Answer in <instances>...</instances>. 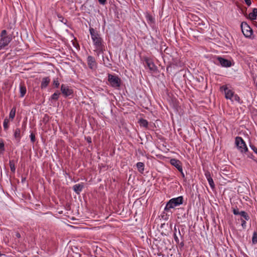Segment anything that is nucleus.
Listing matches in <instances>:
<instances>
[{
  "mask_svg": "<svg viewBox=\"0 0 257 257\" xmlns=\"http://www.w3.org/2000/svg\"><path fill=\"white\" fill-rule=\"evenodd\" d=\"M19 91L20 93V97H24L27 92V88L25 84L23 83H21L19 85Z\"/></svg>",
  "mask_w": 257,
  "mask_h": 257,
  "instance_id": "obj_15",
  "label": "nucleus"
},
{
  "mask_svg": "<svg viewBox=\"0 0 257 257\" xmlns=\"http://www.w3.org/2000/svg\"><path fill=\"white\" fill-rule=\"evenodd\" d=\"M181 245L183 246L184 245V243L183 242H182Z\"/></svg>",
  "mask_w": 257,
  "mask_h": 257,
  "instance_id": "obj_45",
  "label": "nucleus"
},
{
  "mask_svg": "<svg viewBox=\"0 0 257 257\" xmlns=\"http://www.w3.org/2000/svg\"><path fill=\"white\" fill-rule=\"evenodd\" d=\"M57 17L59 21H60L64 24H66V23H67V20L65 19L62 15L58 14Z\"/></svg>",
  "mask_w": 257,
  "mask_h": 257,
  "instance_id": "obj_28",
  "label": "nucleus"
},
{
  "mask_svg": "<svg viewBox=\"0 0 257 257\" xmlns=\"http://www.w3.org/2000/svg\"><path fill=\"white\" fill-rule=\"evenodd\" d=\"M241 226L243 227V228H245L246 226V223L245 220H243L242 219H241Z\"/></svg>",
  "mask_w": 257,
  "mask_h": 257,
  "instance_id": "obj_36",
  "label": "nucleus"
},
{
  "mask_svg": "<svg viewBox=\"0 0 257 257\" xmlns=\"http://www.w3.org/2000/svg\"><path fill=\"white\" fill-rule=\"evenodd\" d=\"M240 215H241L242 217H243L244 218V219L245 220H247V221H248L250 218L249 216H248L247 213L244 211H240Z\"/></svg>",
  "mask_w": 257,
  "mask_h": 257,
  "instance_id": "obj_27",
  "label": "nucleus"
},
{
  "mask_svg": "<svg viewBox=\"0 0 257 257\" xmlns=\"http://www.w3.org/2000/svg\"><path fill=\"white\" fill-rule=\"evenodd\" d=\"M233 101H235L237 102H239L240 101V98L237 94H233V97L232 98Z\"/></svg>",
  "mask_w": 257,
  "mask_h": 257,
  "instance_id": "obj_32",
  "label": "nucleus"
},
{
  "mask_svg": "<svg viewBox=\"0 0 257 257\" xmlns=\"http://www.w3.org/2000/svg\"><path fill=\"white\" fill-rule=\"evenodd\" d=\"M30 138L32 143H34L36 141L35 136L33 133H31Z\"/></svg>",
  "mask_w": 257,
  "mask_h": 257,
  "instance_id": "obj_31",
  "label": "nucleus"
},
{
  "mask_svg": "<svg viewBox=\"0 0 257 257\" xmlns=\"http://www.w3.org/2000/svg\"><path fill=\"white\" fill-rule=\"evenodd\" d=\"M103 61L105 65L108 67L111 66V64L110 63L109 60L107 57H104L103 56Z\"/></svg>",
  "mask_w": 257,
  "mask_h": 257,
  "instance_id": "obj_26",
  "label": "nucleus"
},
{
  "mask_svg": "<svg viewBox=\"0 0 257 257\" xmlns=\"http://www.w3.org/2000/svg\"><path fill=\"white\" fill-rule=\"evenodd\" d=\"M108 81L110 86L113 88H118L121 85V80L116 75L109 74L108 75Z\"/></svg>",
  "mask_w": 257,
  "mask_h": 257,
  "instance_id": "obj_5",
  "label": "nucleus"
},
{
  "mask_svg": "<svg viewBox=\"0 0 257 257\" xmlns=\"http://www.w3.org/2000/svg\"><path fill=\"white\" fill-rule=\"evenodd\" d=\"M145 61L147 67L151 71L155 72L156 71L157 67L151 60L147 59Z\"/></svg>",
  "mask_w": 257,
  "mask_h": 257,
  "instance_id": "obj_14",
  "label": "nucleus"
},
{
  "mask_svg": "<svg viewBox=\"0 0 257 257\" xmlns=\"http://www.w3.org/2000/svg\"><path fill=\"white\" fill-rule=\"evenodd\" d=\"M257 17V8H253L252 12L248 14V18L251 20L256 19Z\"/></svg>",
  "mask_w": 257,
  "mask_h": 257,
  "instance_id": "obj_17",
  "label": "nucleus"
},
{
  "mask_svg": "<svg viewBox=\"0 0 257 257\" xmlns=\"http://www.w3.org/2000/svg\"><path fill=\"white\" fill-rule=\"evenodd\" d=\"M139 124H140V125L141 126H143V127H147L148 125V122L147 120L146 119H140L139 120Z\"/></svg>",
  "mask_w": 257,
  "mask_h": 257,
  "instance_id": "obj_22",
  "label": "nucleus"
},
{
  "mask_svg": "<svg viewBox=\"0 0 257 257\" xmlns=\"http://www.w3.org/2000/svg\"><path fill=\"white\" fill-rule=\"evenodd\" d=\"M12 40V36L7 35V31L5 30H3L1 34L0 50L7 46Z\"/></svg>",
  "mask_w": 257,
  "mask_h": 257,
  "instance_id": "obj_3",
  "label": "nucleus"
},
{
  "mask_svg": "<svg viewBox=\"0 0 257 257\" xmlns=\"http://www.w3.org/2000/svg\"><path fill=\"white\" fill-rule=\"evenodd\" d=\"M220 90L224 93L226 99H229L233 101L232 98L233 97L234 92L232 90L229 88L227 85H224L220 87Z\"/></svg>",
  "mask_w": 257,
  "mask_h": 257,
  "instance_id": "obj_7",
  "label": "nucleus"
},
{
  "mask_svg": "<svg viewBox=\"0 0 257 257\" xmlns=\"http://www.w3.org/2000/svg\"><path fill=\"white\" fill-rule=\"evenodd\" d=\"M254 150V152L257 154V148H255Z\"/></svg>",
  "mask_w": 257,
  "mask_h": 257,
  "instance_id": "obj_44",
  "label": "nucleus"
},
{
  "mask_svg": "<svg viewBox=\"0 0 257 257\" xmlns=\"http://www.w3.org/2000/svg\"><path fill=\"white\" fill-rule=\"evenodd\" d=\"M179 171L180 172L182 177L184 179L185 178V174L183 171V168L182 169H181L180 170H179Z\"/></svg>",
  "mask_w": 257,
  "mask_h": 257,
  "instance_id": "obj_40",
  "label": "nucleus"
},
{
  "mask_svg": "<svg viewBox=\"0 0 257 257\" xmlns=\"http://www.w3.org/2000/svg\"><path fill=\"white\" fill-rule=\"evenodd\" d=\"M5 150V145L3 142L0 143V152H2Z\"/></svg>",
  "mask_w": 257,
  "mask_h": 257,
  "instance_id": "obj_35",
  "label": "nucleus"
},
{
  "mask_svg": "<svg viewBox=\"0 0 257 257\" xmlns=\"http://www.w3.org/2000/svg\"><path fill=\"white\" fill-rule=\"evenodd\" d=\"M87 141L88 143H91V139L90 138H88Z\"/></svg>",
  "mask_w": 257,
  "mask_h": 257,
  "instance_id": "obj_43",
  "label": "nucleus"
},
{
  "mask_svg": "<svg viewBox=\"0 0 257 257\" xmlns=\"http://www.w3.org/2000/svg\"><path fill=\"white\" fill-rule=\"evenodd\" d=\"M50 82V79L49 77H45L42 79L41 83V87L42 89L46 88Z\"/></svg>",
  "mask_w": 257,
  "mask_h": 257,
  "instance_id": "obj_16",
  "label": "nucleus"
},
{
  "mask_svg": "<svg viewBox=\"0 0 257 257\" xmlns=\"http://www.w3.org/2000/svg\"><path fill=\"white\" fill-rule=\"evenodd\" d=\"M251 240L252 244H255L257 243V230L253 231Z\"/></svg>",
  "mask_w": 257,
  "mask_h": 257,
  "instance_id": "obj_24",
  "label": "nucleus"
},
{
  "mask_svg": "<svg viewBox=\"0 0 257 257\" xmlns=\"http://www.w3.org/2000/svg\"><path fill=\"white\" fill-rule=\"evenodd\" d=\"M207 181L208 182V183H209V186H210V187L212 189H213L214 188V187H215V185H214L213 179L212 178H211L207 179Z\"/></svg>",
  "mask_w": 257,
  "mask_h": 257,
  "instance_id": "obj_29",
  "label": "nucleus"
},
{
  "mask_svg": "<svg viewBox=\"0 0 257 257\" xmlns=\"http://www.w3.org/2000/svg\"><path fill=\"white\" fill-rule=\"evenodd\" d=\"M170 163L171 165L175 167L178 171L183 168L181 162L176 159H171L170 160Z\"/></svg>",
  "mask_w": 257,
  "mask_h": 257,
  "instance_id": "obj_11",
  "label": "nucleus"
},
{
  "mask_svg": "<svg viewBox=\"0 0 257 257\" xmlns=\"http://www.w3.org/2000/svg\"><path fill=\"white\" fill-rule=\"evenodd\" d=\"M53 84L55 88H58L60 85L58 78L54 79L53 81Z\"/></svg>",
  "mask_w": 257,
  "mask_h": 257,
  "instance_id": "obj_30",
  "label": "nucleus"
},
{
  "mask_svg": "<svg viewBox=\"0 0 257 257\" xmlns=\"http://www.w3.org/2000/svg\"><path fill=\"white\" fill-rule=\"evenodd\" d=\"M60 95V93L59 92V91L57 90L51 96V99L57 100Z\"/></svg>",
  "mask_w": 257,
  "mask_h": 257,
  "instance_id": "obj_23",
  "label": "nucleus"
},
{
  "mask_svg": "<svg viewBox=\"0 0 257 257\" xmlns=\"http://www.w3.org/2000/svg\"><path fill=\"white\" fill-rule=\"evenodd\" d=\"M235 144L237 148L242 153L248 150L246 144L241 137H236L235 138Z\"/></svg>",
  "mask_w": 257,
  "mask_h": 257,
  "instance_id": "obj_6",
  "label": "nucleus"
},
{
  "mask_svg": "<svg viewBox=\"0 0 257 257\" xmlns=\"http://www.w3.org/2000/svg\"><path fill=\"white\" fill-rule=\"evenodd\" d=\"M9 165H10L11 171L12 172L15 173V171H16L15 161L14 160H10L9 161Z\"/></svg>",
  "mask_w": 257,
  "mask_h": 257,
  "instance_id": "obj_25",
  "label": "nucleus"
},
{
  "mask_svg": "<svg viewBox=\"0 0 257 257\" xmlns=\"http://www.w3.org/2000/svg\"><path fill=\"white\" fill-rule=\"evenodd\" d=\"M61 91L65 98L72 96L73 94V90L71 87L64 84H62L61 85Z\"/></svg>",
  "mask_w": 257,
  "mask_h": 257,
  "instance_id": "obj_8",
  "label": "nucleus"
},
{
  "mask_svg": "<svg viewBox=\"0 0 257 257\" xmlns=\"http://www.w3.org/2000/svg\"><path fill=\"white\" fill-rule=\"evenodd\" d=\"M245 257H248L247 255H245Z\"/></svg>",
  "mask_w": 257,
  "mask_h": 257,
  "instance_id": "obj_46",
  "label": "nucleus"
},
{
  "mask_svg": "<svg viewBox=\"0 0 257 257\" xmlns=\"http://www.w3.org/2000/svg\"><path fill=\"white\" fill-rule=\"evenodd\" d=\"M88 65L91 69L96 68V63L94 58L92 56H88L87 58Z\"/></svg>",
  "mask_w": 257,
  "mask_h": 257,
  "instance_id": "obj_12",
  "label": "nucleus"
},
{
  "mask_svg": "<svg viewBox=\"0 0 257 257\" xmlns=\"http://www.w3.org/2000/svg\"><path fill=\"white\" fill-rule=\"evenodd\" d=\"M13 141L16 143L17 145H19L20 142L23 136L21 134V130L19 127H17L15 129H13Z\"/></svg>",
  "mask_w": 257,
  "mask_h": 257,
  "instance_id": "obj_10",
  "label": "nucleus"
},
{
  "mask_svg": "<svg viewBox=\"0 0 257 257\" xmlns=\"http://www.w3.org/2000/svg\"><path fill=\"white\" fill-rule=\"evenodd\" d=\"M183 197L182 196L173 198L169 200L166 205L164 210L168 211L170 209L174 208L183 203Z\"/></svg>",
  "mask_w": 257,
  "mask_h": 257,
  "instance_id": "obj_2",
  "label": "nucleus"
},
{
  "mask_svg": "<svg viewBox=\"0 0 257 257\" xmlns=\"http://www.w3.org/2000/svg\"><path fill=\"white\" fill-rule=\"evenodd\" d=\"M145 17L148 23L151 24L154 23V18L150 14L148 13H146Z\"/></svg>",
  "mask_w": 257,
  "mask_h": 257,
  "instance_id": "obj_19",
  "label": "nucleus"
},
{
  "mask_svg": "<svg viewBox=\"0 0 257 257\" xmlns=\"http://www.w3.org/2000/svg\"><path fill=\"white\" fill-rule=\"evenodd\" d=\"M16 236L17 238H20L21 237V234L19 232H17L16 234Z\"/></svg>",
  "mask_w": 257,
  "mask_h": 257,
  "instance_id": "obj_41",
  "label": "nucleus"
},
{
  "mask_svg": "<svg viewBox=\"0 0 257 257\" xmlns=\"http://www.w3.org/2000/svg\"><path fill=\"white\" fill-rule=\"evenodd\" d=\"M100 5H104L106 3V0H98Z\"/></svg>",
  "mask_w": 257,
  "mask_h": 257,
  "instance_id": "obj_38",
  "label": "nucleus"
},
{
  "mask_svg": "<svg viewBox=\"0 0 257 257\" xmlns=\"http://www.w3.org/2000/svg\"><path fill=\"white\" fill-rule=\"evenodd\" d=\"M233 213L234 215H240V212L239 211L237 208H234L233 209Z\"/></svg>",
  "mask_w": 257,
  "mask_h": 257,
  "instance_id": "obj_34",
  "label": "nucleus"
},
{
  "mask_svg": "<svg viewBox=\"0 0 257 257\" xmlns=\"http://www.w3.org/2000/svg\"><path fill=\"white\" fill-rule=\"evenodd\" d=\"M241 28L242 33L245 37H250L252 34V30L246 22H242L241 23Z\"/></svg>",
  "mask_w": 257,
  "mask_h": 257,
  "instance_id": "obj_9",
  "label": "nucleus"
},
{
  "mask_svg": "<svg viewBox=\"0 0 257 257\" xmlns=\"http://www.w3.org/2000/svg\"><path fill=\"white\" fill-rule=\"evenodd\" d=\"M174 238L176 243H178L179 242V239L175 233H174Z\"/></svg>",
  "mask_w": 257,
  "mask_h": 257,
  "instance_id": "obj_37",
  "label": "nucleus"
},
{
  "mask_svg": "<svg viewBox=\"0 0 257 257\" xmlns=\"http://www.w3.org/2000/svg\"><path fill=\"white\" fill-rule=\"evenodd\" d=\"M246 3V4L248 6H250L251 4V2L250 0H244Z\"/></svg>",
  "mask_w": 257,
  "mask_h": 257,
  "instance_id": "obj_39",
  "label": "nucleus"
},
{
  "mask_svg": "<svg viewBox=\"0 0 257 257\" xmlns=\"http://www.w3.org/2000/svg\"><path fill=\"white\" fill-rule=\"evenodd\" d=\"M83 188H84L83 183H81L80 184H77L74 185L73 186V190L77 194H79L82 191Z\"/></svg>",
  "mask_w": 257,
  "mask_h": 257,
  "instance_id": "obj_13",
  "label": "nucleus"
},
{
  "mask_svg": "<svg viewBox=\"0 0 257 257\" xmlns=\"http://www.w3.org/2000/svg\"><path fill=\"white\" fill-rule=\"evenodd\" d=\"M213 62L217 65H220L223 67H229L232 66L231 62L221 56H217L214 58Z\"/></svg>",
  "mask_w": 257,
  "mask_h": 257,
  "instance_id": "obj_4",
  "label": "nucleus"
},
{
  "mask_svg": "<svg viewBox=\"0 0 257 257\" xmlns=\"http://www.w3.org/2000/svg\"><path fill=\"white\" fill-rule=\"evenodd\" d=\"M9 119L8 118H5L3 122V126L4 131L6 132H7L9 128Z\"/></svg>",
  "mask_w": 257,
  "mask_h": 257,
  "instance_id": "obj_21",
  "label": "nucleus"
},
{
  "mask_svg": "<svg viewBox=\"0 0 257 257\" xmlns=\"http://www.w3.org/2000/svg\"><path fill=\"white\" fill-rule=\"evenodd\" d=\"M26 177H22V183H24L26 181Z\"/></svg>",
  "mask_w": 257,
  "mask_h": 257,
  "instance_id": "obj_42",
  "label": "nucleus"
},
{
  "mask_svg": "<svg viewBox=\"0 0 257 257\" xmlns=\"http://www.w3.org/2000/svg\"><path fill=\"white\" fill-rule=\"evenodd\" d=\"M16 108L15 107H13L9 114V118L11 119V120H13V119L15 118L16 115Z\"/></svg>",
  "mask_w": 257,
  "mask_h": 257,
  "instance_id": "obj_20",
  "label": "nucleus"
},
{
  "mask_svg": "<svg viewBox=\"0 0 257 257\" xmlns=\"http://www.w3.org/2000/svg\"><path fill=\"white\" fill-rule=\"evenodd\" d=\"M136 166L139 172L141 173H143L145 167L144 164L142 162H138L137 163Z\"/></svg>",
  "mask_w": 257,
  "mask_h": 257,
  "instance_id": "obj_18",
  "label": "nucleus"
},
{
  "mask_svg": "<svg viewBox=\"0 0 257 257\" xmlns=\"http://www.w3.org/2000/svg\"><path fill=\"white\" fill-rule=\"evenodd\" d=\"M205 177H206L207 179H209V178H212L211 175V173L208 171H205Z\"/></svg>",
  "mask_w": 257,
  "mask_h": 257,
  "instance_id": "obj_33",
  "label": "nucleus"
},
{
  "mask_svg": "<svg viewBox=\"0 0 257 257\" xmlns=\"http://www.w3.org/2000/svg\"><path fill=\"white\" fill-rule=\"evenodd\" d=\"M95 49L94 51L98 56L102 54L105 51V45L100 34L93 28L89 29Z\"/></svg>",
  "mask_w": 257,
  "mask_h": 257,
  "instance_id": "obj_1",
  "label": "nucleus"
}]
</instances>
